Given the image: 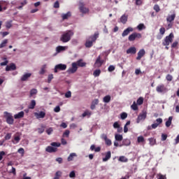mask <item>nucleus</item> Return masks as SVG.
Returning <instances> with one entry per match:
<instances>
[{
	"mask_svg": "<svg viewBox=\"0 0 179 179\" xmlns=\"http://www.w3.org/2000/svg\"><path fill=\"white\" fill-rule=\"evenodd\" d=\"M168 136L167 134H162V141H165L167 138Z\"/></svg>",
	"mask_w": 179,
	"mask_h": 179,
	"instance_id": "62",
	"label": "nucleus"
},
{
	"mask_svg": "<svg viewBox=\"0 0 179 179\" xmlns=\"http://www.w3.org/2000/svg\"><path fill=\"white\" fill-rule=\"evenodd\" d=\"M142 38L141 34H138L137 32H134L129 35L128 40L129 42H134L136 39H141Z\"/></svg>",
	"mask_w": 179,
	"mask_h": 179,
	"instance_id": "3",
	"label": "nucleus"
},
{
	"mask_svg": "<svg viewBox=\"0 0 179 179\" xmlns=\"http://www.w3.org/2000/svg\"><path fill=\"white\" fill-rule=\"evenodd\" d=\"M115 70V66H109L108 71L110 72L114 71Z\"/></svg>",
	"mask_w": 179,
	"mask_h": 179,
	"instance_id": "61",
	"label": "nucleus"
},
{
	"mask_svg": "<svg viewBox=\"0 0 179 179\" xmlns=\"http://www.w3.org/2000/svg\"><path fill=\"white\" fill-rule=\"evenodd\" d=\"M163 120L162 117H159L158 119L156 120V123H153L152 124V129H157L159 126V124H161L162 123Z\"/></svg>",
	"mask_w": 179,
	"mask_h": 179,
	"instance_id": "15",
	"label": "nucleus"
},
{
	"mask_svg": "<svg viewBox=\"0 0 179 179\" xmlns=\"http://www.w3.org/2000/svg\"><path fill=\"white\" fill-rule=\"evenodd\" d=\"M3 59L5 62L0 63L1 66H6V65H8L9 63V62L6 59V57H4Z\"/></svg>",
	"mask_w": 179,
	"mask_h": 179,
	"instance_id": "49",
	"label": "nucleus"
},
{
	"mask_svg": "<svg viewBox=\"0 0 179 179\" xmlns=\"http://www.w3.org/2000/svg\"><path fill=\"white\" fill-rule=\"evenodd\" d=\"M113 127H114V129H117V130H118V127H120L119 122H115L113 123Z\"/></svg>",
	"mask_w": 179,
	"mask_h": 179,
	"instance_id": "57",
	"label": "nucleus"
},
{
	"mask_svg": "<svg viewBox=\"0 0 179 179\" xmlns=\"http://www.w3.org/2000/svg\"><path fill=\"white\" fill-rule=\"evenodd\" d=\"M146 52L145 50V49H141V50H139V52H138V56L136 57V60H141V59H142V57H143V56H145Z\"/></svg>",
	"mask_w": 179,
	"mask_h": 179,
	"instance_id": "13",
	"label": "nucleus"
},
{
	"mask_svg": "<svg viewBox=\"0 0 179 179\" xmlns=\"http://www.w3.org/2000/svg\"><path fill=\"white\" fill-rule=\"evenodd\" d=\"M6 29H10L12 27V22H7L6 23Z\"/></svg>",
	"mask_w": 179,
	"mask_h": 179,
	"instance_id": "58",
	"label": "nucleus"
},
{
	"mask_svg": "<svg viewBox=\"0 0 179 179\" xmlns=\"http://www.w3.org/2000/svg\"><path fill=\"white\" fill-rule=\"evenodd\" d=\"M99 103V99H94V101H92V103L91 104V109H95L96 106L98 105Z\"/></svg>",
	"mask_w": 179,
	"mask_h": 179,
	"instance_id": "30",
	"label": "nucleus"
},
{
	"mask_svg": "<svg viewBox=\"0 0 179 179\" xmlns=\"http://www.w3.org/2000/svg\"><path fill=\"white\" fill-rule=\"evenodd\" d=\"M156 91L157 92H159V93H165V92H167L168 90L164 84H161L160 85H157L156 88Z\"/></svg>",
	"mask_w": 179,
	"mask_h": 179,
	"instance_id": "8",
	"label": "nucleus"
},
{
	"mask_svg": "<svg viewBox=\"0 0 179 179\" xmlns=\"http://www.w3.org/2000/svg\"><path fill=\"white\" fill-rule=\"evenodd\" d=\"M54 79V75L53 74H49L48 76V83H51V80Z\"/></svg>",
	"mask_w": 179,
	"mask_h": 179,
	"instance_id": "51",
	"label": "nucleus"
},
{
	"mask_svg": "<svg viewBox=\"0 0 179 179\" xmlns=\"http://www.w3.org/2000/svg\"><path fill=\"white\" fill-rule=\"evenodd\" d=\"M147 117V112H142L140 113L136 119V122L140 123L141 120H145Z\"/></svg>",
	"mask_w": 179,
	"mask_h": 179,
	"instance_id": "11",
	"label": "nucleus"
},
{
	"mask_svg": "<svg viewBox=\"0 0 179 179\" xmlns=\"http://www.w3.org/2000/svg\"><path fill=\"white\" fill-rule=\"evenodd\" d=\"M16 69V65L13 63H11L9 66H6V71L9 72V71H15Z\"/></svg>",
	"mask_w": 179,
	"mask_h": 179,
	"instance_id": "20",
	"label": "nucleus"
},
{
	"mask_svg": "<svg viewBox=\"0 0 179 179\" xmlns=\"http://www.w3.org/2000/svg\"><path fill=\"white\" fill-rule=\"evenodd\" d=\"M154 10L156 11V12H159L160 10V7L159 6L158 3H155V5L154 6Z\"/></svg>",
	"mask_w": 179,
	"mask_h": 179,
	"instance_id": "52",
	"label": "nucleus"
},
{
	"mask_svg": "<svg viewBox=\"0 0 179 179\" xmlns=\"http://www.w3.org/2000/svg\"><path fill=\"white\" fill-rule=\"evenodd\" d=\"M50 146H52L53 148H59L61 146L60 143L53 142L50 143Z\"/></svg>",
	"mask_w": 179,
	"mask_h": 179,
	"instance_id": "43",
	"label": "nucleus"
},
{
	"mask_svg": "<svg viewBox=\"0 0 179 179\" xmlns=\"http://www.w3.org/2000/svg\"><path fill=\"white\" fill-rule=\"evenodd\" d=\"M101 73V70H95L94 71L93 75L94 77H99L100 76Z\"/></svg>",
	"mask_w": 179,
	"mask_h": 179,
	"instance_id": "46",
	"label": "nucleus"
},
{
	"mask_svg": "<svg viewBox=\"0 0 179 179\" xmlns=\"http://www.w3.org/2000/svg\"><path fill=\"white\" fill-rule=\"evenodd\" d=\"M136 52H137V49H136V48H135V46L129 48L127 50V55H136Z\"/></svg>",
	"mask_w": 179,
	"mask_h": 179,
	"instance_id": "14",
	"label": "nucleus"
},
{
	"mask_svg": "<svg viewBox=\"0 0 179 179\" xmlns=\"http://www.w3.org/2000/svg\"><path fill=\"white\" fill-rule=\"evenodd\" d=\"M131 109H133V110H138V105L136 103V102H134L133 104L131 106Z\"/></svg>",
	"mask_w": 179,
	"mask_h": 179,
	"instance_id": "44",
	"label": "nucleus"
},
{
	"mask_svg": "<svg viewBox=\"0 0 179 179\" xmlns=\"http://www.w3.org/2000/svg\"><path fill=\"white\" fill-rule=\"evenodd\" d=\"M143 101H144L143 98L142 96H140V98H138L137 99V104L138 105H143Z\"/></svg>",
	"mask_w": 179,
	"mask_h": 179,
	"instance_id": "45",
	"label": "nucleus"
},
{
	"mask_svg": "<svg viewBox=\"0 0 179 179\" xmlns=\"http://www.w3.org/2000/svg\"><path fill=\"white\" fill-rule=\"evenodd\" d=\"M148 140L150 145H155V144H156V138L151 137L150 138H148Z\"/></svg>",
	"mask_w": 179,
	"mask_h": 179,
	"instance_id": "41",
	"label": "nucleus"
},
{
	"mask_svg": "<svg viewBox=\"0 0 179 179\" xmlns=\"http://www.w3.org/2000/svg\"><path fill=\"white\" fill-rule=\"evenodd\" d=\"M71 13L69 11L67 12L66 13L62 14V17L63 20H66V19L71 17Z\"/></svg>",
	"mask_w": 179,
	"mask_h": 179,
	"instance_id": "28",
	"label": "nucleus"
},
{
	"mask_svg": "<svg viewBox=\"0 0 179 179\" xmlns=\"http://www.w3.org/2000/svg\"><path fill=\"white\" fill-rule=\"evenodd\" d=\"M101 150V147H96L94 144H92V145H91L92 151H95V152H99Z\"/></svg>",
	"mask_w": 179,
	"mask_h": 179,
	"instance_id": "24",
	"label": "nucleus"
},
{
	"mask_svg": "<svg viewBox=\"0 0 179 179\" xmlns=\"http://www.w3.org/2000/svg\"><path fill=\"white\" fill-rule=\"evenodd\" d=\"M66 69V64H59L55 66V73H58L59 71H65Z\"/></svg>",
	"mask_w": 179,
	"mask_h": 179,
	"instance_id": "5",
	"label": "nucleus"
},
{
	"mask_svg": "<svg viewBox=\"0 0 179 179\" xmlns=\"http://www.w3.org/2000/svg\"><path fill=\"white\" fill-rule=\"evenodd\" d=\"M145 27L144 25V24H139L137 26V29H138V31H142L143 29H145Z\"/></svg>",
	"mask_w": 179,
	"mask_h": 179,
	"instance_id": "47",
	"label": "nucleus"
},
{
	"mask_svg": "<svg viewBox=\"0 0 179 179\" xmlns=\"http://www.w3.org/2000/svg\"><path fill=\"white\" fill-rule=\"evenodd\" d=\"M54 129H52V127H50L49 129H48L46 130V134H48V135H51V134H52Z\"/></svg>",
	"mask_w": 179,
	"mask_h": 179,
	"instance_id": "53",
	"label": "nucleus"
},
{
	"mask_svg": "<svg viewBox=\"0 0 179 179\" xmlns=\"http://www.w3.org/2000/svg\"><path fill=\"white\" fill-rule=\"evenodd\" d=\"M54 111L55 113H59L61 111V108L59 107V106H56L54 108Z\"/></svg>",
	"mask_w": 179,
	"mask_h": 179,
	"instance_id": "60",
	"label": "nucleus"
},
{
	"mask_svg": "<svg viewBox=\"0 0 179 179\" xmlns=\"http://www.w3.org/2000/svg\"><path fill=\"white\" fill-rule=\"evenodd\" d=\"M46 152H48V153H55V152H57V150H58V149L57 148L52 147L51 146H48L45 148Z\"/></svg>",
	"mask_w": 179,
	"mask_h": 179,
	"instance_id": "18",
	"label": "nucleus"
},
{
	"mask_svg": "<svg viewBox=\"0 0 179 179\" xmlns=\"http://www.w3.org/2000/svg\"><path fill=\"white\" fill-rule=\"evenodd\" d=\"M174 38V34L173 33L170 34L169 36H166L162 42L163 46H166V49L169 50V46L170 43H172L173 40Z\"/></svg>",
	"mask_w": 179,
	"mask_h": 179,
	"instance_id": "2",
	"label": "nucleus"
},
{
	"mask_svg": "<svg viewBox=\"0 0 179 179\" xmlns=\"http://www.w3.org/2000/svg\"><path fill=\"white\" fill-rule=\"evenodd\" d=\"M101 138H102V140H104L105 144L106 145H108V147L112 145L113 144L112 140H110V138H108L107 134H101Z\"/></svg>",
	"mask_w": 179,
	"mask_h": 179,
	"instance_id": "7",
	"label": "nucleus"
},
{
	"mask_svg": "<svg viewBox=\"0 0 179 179\" xmlns=\"http://www.w3.org/2000/svg\"><path fill=\"white\" fill-rule=\"evenodd\" d=\"M165 32H166L165 28H160L159 34H160V35H162V36H163L164 35Z\"/></svg>",
	"mask_w": 179,
	"mask_h": 179,
	"instance_id": "56",
	"label": "nucleus"
},
{
	"mask_svg": "<svg viewBox=\"0 0 179 179\" xmlns=\"http://www.w3.org/2000/svg\"><path fill=\"white\" fill-rule=\"evenodd\" d=\"M35 117H36V118H44V117H45V113L43 111H41L39 113H35Z\"/></svg>",
	"mask_w": 179,
	"mask_h": 179,
	"instance_id": "22",
	"label": "nucleus"
},
{
	"mask_svg": "<svg viewBox=\"0 0 179 179\" xmlns=\"http://www.w3.org/2000/svg\"><path fill=\"white\" fill-rule=\"evenodd\" d=\"M31 76V73H25L20 78L21 82H26Z\"/></svg>",
	"mask_w": 179,
	"mask_h": 179,
	"instance_id": "16",
	"label": "nucleus"
},
{
	"mask_svg": "<svg viewBox=\"0 0 179 179\" xmlns=\"http://www.w3.org/2000/svg\"><path fill=\"white\" fill-rule=\"evenodd\" d=\"M111 158V151H108L106 155L104 158H103V162L108 161Z\"/></svg>",
	"mask_w": 179,
	"mask_h": 179,
	"instance_id": "23",
	"label": "nucleus"
},
{
	"mask_svg": "<svg viewBox=\"0 0 179 179\" xmlns=\"http://www.w3.org/2000/svg\"><path fill=\"white\" fill-rule=\"evenodd\" d=\"M4 114L6 118L7 124H9V125H13V122H15V120H13V116L12 115V114L8 112H4Z\"/></svg>",
	"mask_w": 179,
	"mask_h": 179,
	"instance_id": "4",
	"label": "nucleus"
},
{
	"mask_svg": "<svg viewBox=\"0 0 179 179\" xmlns=\"http://www.w3.org/2000/svg\"><path fill=\"white\" fill-rule=\"evenodd\" d=\"M176 17V14H172V15H169L166 18L167 22H170V23H171V22H173L174 19Z\"/></svg>",
	"mask_w": 179,
	"mask_h": 179,
	"instance_id": "34",
	"label": "nucleus"
},
{
	"mask_svg": "<svg viewBox=\"0 0 179 179\" xmlns=\"http://www.w3.org/2000/svg\"><path fill=\"white\" fill-rule=\"evenodd\" d=\"M172 120H173V116H169L168 120L166 122V127H170L172 123Z\"/></svg>",
	"mask_w": 179,
	"mask_h": 179,
	"instance_id": "35",
	"label": "nucleus"
},
{
	"mask_svg": "<svg viewBox=\"0 0 179 179\" xmlns=\"http://www.w3.org/2000/svg\"><path fill=\"white\" fill-rule=\"evenodd\" d=\"M23 117H24V112L23 111H21L14 115V118L15 120H19V118H23Z\"/></svg>",
	"mask_w": 179,
	"mask_h": 179,
	"instance_id": "21",
	"label": "nucleus"
},
{
	"mask_svg": "<svg viewBox=\"0 0 179 179\" xmlns=\"http://www.w3.org/2000/svg\"><path fill=\"white\" fill-rule=\"evenodd\" d=\"M79 10L82 13H87L89 12V9L85 7V3L83 1H79Z\"/></svg>",
	"mask_w": 179,
	"mask_h": 179,
	"instance_id": "9",
	"label": "nucleus"
},
{
	"mask_svg": "<svg viewBox=\"0 0 179 179\" xmlns=\"http://www.w3.org/2000/svg\"><path fill=\"white\" fill-rule=\"evenodd\" d=\"M6 44H8V39H5L1 42L0 44V48H3V47L6 46Z\"/></svg>",
	"mask_w": 179,
	"mask_h": 179,
	"instance_id": "42",
	"label": "nucleus"
},
{
	"mask_svg": "<svg viewBox=\"0 0 179 179\" xmlns=\"http://www.w3.org/2000/svg\"><path fill=\"white\" fill-rule=\"evenodd\" d=\"M167 81H172L173 76L171 74H168L166 77Z\"/></svg>",
	"mask_w": 179,
	"mask_h": 179,
	"instance_id": "59",
	"label": "nucleus"
},
{
	"mask_svg": "<svg viewBox=\"0 0 179 179\" xmlns=\"http://www.w3.org/2000/svg\"><path fill=\"white\" fill-rule=\"evenodd\" d=\"M118 161H120V162H128L129 159L124 155H121L119 157Z\"/></svg>",
	"mask_w": 179,
	"mask_h": 179,
	"instance_id": "33",
	"label": "nucleus"
},
{
	"mask_svg": "<svg viewBox=\"0 0 179 179\" xmlns=\"http://www.w3.org/2000/svg\"><path fill=\"white\" fill-rule=\"evenodd\" d=\"M158 179H166V176L165 175L159 174Z\"/></svg>",
	"mask_w": 179,
	"mask_h": 179,
	"instance_id": "64",
	"label": "nucleus"
},
{
	"mask_svg": "<svg viewBox=\"0 0 179 179\" xmlns=\"http://www.w3.org/2000/svg\"><path fill=\"white\" fill-rule=\"evenodd\" d=\"M99 36V32H95L92 36H91V48L92 46V44L96 42V41L98 39Z\"/></svg>",
	"mask_w": 179,
	"mask_h": 179,
	"instance_id": "17",
	"label": "nucleus"
},
{
	"mask_svg": "<svg viewBox=\"0 0 179 179\" xmlns=\"http://www.w3.org/2000/svg\"><path fill=\"white\" fill-rule=\"evenodd\" d=\"M103 63H104V60H101V56H98L95 62V66H96V67H101Z\"/></svg>",
	"mask_w": 179,
	"mask_h": 179,
	"instance_id": "12",
	"label": "nucleus"
},
{
	"mask_svg": "<svg viewBox=\"0 0 179 179\" xmlns=\"http://www.w3.org/2000/svg\"><path fill=\"white\" fill-rule=\"evenodd\" d=\"M138 143H143L145 141V138L143 136H139L137 138Z\"/></svg>",
	"mask_w": 179,
	"mask_h": 179,
	"instance_id": "50",
	"label": "nucleus"
},
{
	"mask_svg": "<svg viewBox=\"0 0 179 179\" xmlns=\"http://www.w3.org/2000/svg\"><path fill=\"white\" fill-rule=\"evenodd\" d=\"M131 144V141L129 138H126L124 140L122 141V143L120 144V147H122V145H130Z\"/></svg>",
	"mask_w": 179,
	"mask_h": 179,
	"instance_id": "29",
	"label": "nucleus"
},
{
	"mask_svg": "<svg viewBox=\"0 0 179 179\" xmlns=\"http://www.w3.org/2000/svg\"><path fill=\"white\" fill-rule=\"evenodd\" d=\"M69 134H71L69 130H65L63 133L62 138H69Z\"/></svg>",
	"mask_w": 179,
	"mask_h": 179,
	"instance_id": "39",
	"label": "nucleus"
},
{
	"mask_svg": "<svg viewBox=\"0 0 179 179\" xmlns=\"http://www.w3.org/2000/svg\"><path fill=\"white\" fill-rule=\"evenodd\" d=\"M62 176V172L61 171H58L55 173V176L53 179H59V177Z\"/></svg>",
	"mask_w": 179,
	"mask_h": 179,
	"instance_id": "40",
	"label": "nucleus"
},
{
	"mask_svg": "<svg viewBox=\"0 0 179 179\" xmlns=\"http://www.w3.org/2000/svg\"><path fill=\"white\" fill-rule=\"evenodd\" d=\"M128 117V114L126 112H122V113L120 114V117L122 120L127 119Z\"/></svg>",
	"mask_w": 179,
	"mask_h": 179,
	"instance_id": "48",
	"label": "nucleus"
},
{
	"mask_svg": "<svg viewBox=\"0 0 179 179\" xmlns=\"http://www.w3.org/2000/svg\"><path fill=\"white\" fill-rule=\"evenodd\" d=\"M47 69V64H44L41 68V71H39V75H44L45 73V69Z\"/></svg>",
	"mask_w": 179,
	"mask_h": 179,
	"instance_id": "32",
	"label": "nucleus"
},
{
	"mask_svg": "<svg viewBox=\"0 0 179 179\" xmlns=\"http://www.w3.org/2000/svg\"><path fill=\"white\" fill-rule=\"evenodd\" d=\"M66 50H68V46H57L56 48V52L59 54V52L66 51Z\"/></svg>",
	"mask_w": 179,
	"mask_h": 179,
	"instance_id": "19",
	"label": "nucleus"
},
{
	"mask_svg": "<svg viewBox=\"0 0 179 179\" xmlns=\"http://www.w3.org/2000/svg\"><path fill=\"white\" fill-rule=\"evenodd\" d=\"M111 101V96L110 95H106L103 98V101L105 102V103H108Z\"/></svg>",
	"mask_w": 179,
	"mask_h": 179,
	"instance_id": "31",
	"label": "nucleus"
},
{
	"mask_svg": "<svg viewBox=\"0 0 179 179\" xmlns=\"http://www.w3.org/2000/svg\"><path fill=\"white\" fill-rule=\"evenodd\" d=\"M134 29L132 28V27H128L127 29H124V31L122 34V36L124 38L125 36H127L131 34V32H134Z\"/></svg>",
	"mask_w": 179,
	"mask_h": 179,
	"instance_id": "10",
	"label": "nucleus"
},
{
	"mask_svg": "<svg viewBox=\"0 0 179 179\" xmlns=\"http://www.w3.org/2000/svg\"><path fill=\"white\" fill-rule=\"evenodd\" d=\"M78 71V66H76V63L73 62L71 64V67L69 68L66 71V73L71 75V73H75Z\"/></svg>",
	"mask_w": 179,
	"mask_h": 179,
	"instance_id": "6",
	"label": "nucleus"
},
{
	"mask_svg": "<svg viewBox=\"0 0 179 179\" xmlns=\"http://www.w3.org/2000/svg\"><path fill=\"white\" fill-rule=\"evenodd\" d=\"M74 64H76L77 66H80V67H83L86 65V63L83 62V59H80V60L74 62Z\"/></svg>",
	"mask_w": 179,
	"mask_h": 179,
	"instance_id": "27",
	"label": "nucleus"
},
{
	"mask_svg": "<svg viewBox=\"0 0 179 179\" xmlns=\"http://www.w3.org/2000/svg\"><path fill=\"white\" fill-rule=\"evenodd\" d=\"M127 20L128 17L127 15H126V14H124V15H122V17H120V22H122V23H124V24L127 23Z\"/></svg>",
	"mask_w": 179,
	"mask_h": 179,
	"instance_id": "26",
	"label": "nucleus"
},
{
	"mask_svg": "<svg viewBox=\"0 0 179 179\" xmlns=\"http://www.w3.org/2000/svg\"><path fill=\"white\" fill-rule=\"evenodd\" d=\"M34 107H36V101L32 100L31 101V103L29 106V108L31 109V110H33L34 108Z\"/></svg>",
	"mask_w": 179,
	"mask_h": 179,
	"instance_id": "37",
	"label": "nucleus"
},
{
	"mask_svg": "<svg viewBox=\"0 0 179 179\" xmlns=\"http://www.w3.org/2000/svg\"><path fill=\"white\" fill-rule=\"evenodd\" d=\"M37 89H32L30 91V97H33V96H36L37 94Z\"/></svg>",
	"mask_w": 179,
	"mask_h": 179,
	"instance_id": "38",
	"label": "nucleus"
},
{
	"mask_svg": "<svg viewBox=\"0 0 179 179\" xmlns=\"http://www.w3.org/2000/svg\"><path fill=\"white\" fill-rule=\"evenodd\" d=\"M70 178H75L76 177V174L74 171H72L69 174Z\"/></svg>",
	"mask_w": 179,
	"mask_h": 179,
	"instance_id": "55",
	"label": "nucleus"
},
{
	"mask_svg": "<svg viewBox=\"0 0 179 179\" xmlns=\"http://www.w3.org/2000/svg\"><path fill=\"white\" fill-rule=\"evenodd\" d=\"M72 96V92H71V91H68L66 94H65V97L66 99H69Z\"/></svg>",
	"mask_w": 179,
	"mask_h": 179,
	"instance_id": "54",
	"label": "nucleus"
},
{
	"mask_svg": "<svg viewBox=\"0 0 179 179\" xmlns=\"http://www.w3.org/2000/svg\"><path fill=\"white\" fill-rule=\"evenodd\" d=\"M74 157H78V155H76L75 152L71 153L67 158L68 162H72Z\"/></svg>",
	"mask_w": 179,
	"mask_h": 179,
	"instance_id": "25",
	"label": "nucleus"
},
{
	"mask_svg": "<svg viewBox=\"0 0 179 179\" xmlns=\"http://www.w3.org/2000/svg\"><path fill=\"white\" fill-rule=\"evenodd\" d=\"M72 36H73V31L72 30L66 31L62 35L60 40L62 43H68V41H71V37Z\"/></svg>",
	"mask_w": 179,
	"mask_h": 179,
	"instance_id": "1",
	"label": "nucleus"
},
{
	"mask_svg": "<svg viewBox=\"0 0 179 179\" xmlns=\"http://www.w3.org/2000/svg\"><path fill=\"white\" fill-rule=\"evenodd\" d=\"M115 138L117 141H122L123 136H122V134H115Z\"/></svg>",
	"mask_w": 179,
	"mask_h": 179,
	"instance_id": "36",
	"label": "nucleus"
},
{
	"mask_svg": "<svg viewBox=\"0 0 179 179\" xmlns=\"http://www.w3.org/2000/svg\"><path fill=\"white\" fill-rule=\"evenodd\" d=\"M61 142H62V145H66L68 143V142H66V140H65V138H64V137L62 138Z\"/></svg>",
	"mask_w": 179,
	"mask_h": 179,
	"instance_id": "63",
	"label": "nucleus"
}]
</instances>
